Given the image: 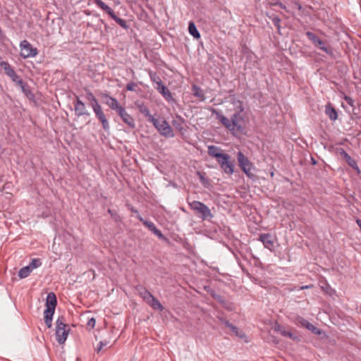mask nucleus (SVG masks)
<instances>
[{
    "label": "nucleus",
    "mask_w": 361,
    "mask_h": 361,
    "mask_svg": "<svg viewBox=\"0 0 361 361\" xmlns=\"http://www.w3.org/2000/svg\"><path fill=\"white\" fill-rule=\"evenodd\" d=\"M212 113L216 115V118L233 135L242 133L244 130V118L242 112L236 111L231 118H227L216 109H212Z\"/></svg>",
    "instance_id": "nucleus-1"
},
{
    "label": "nucleus",
    "mask_w": 361,
    "mask_h": 361,
    "mask_svg": "<svg viewBox=\"0 0 361 361\" xmlns=\"http://www.w3.org/2000/svg\"><path fill=\"white\" fill-rule=\"evenodd\" d=\"M85 97L89 101L90 105L92 108L96 117L102 123L104 130L105 131H108L110 128L109 123L107 118H106L104 113L102 111L101 105L99 104L97 99L91 91L87 90H85Z\"/></svg>",
    "instance_id": "nucleus-2"
},
{
    "label": "nucleus",
    "mask_w": 361,
    "mask_h": 361,
    "mask_svg": "<svg viewBox=\"0 0 361 361\" xmlns=\"http://www.w3.org/2000/svg\"><path fill=\"white\" fill-rule=\"evenodd\" d=\"M189 207L202 221H210L214 217L210 209L202 202L194 200L189 202Z\"/></svg>",
    "instance_id": "nucleus-3"
},
{
    "label": "nucleus",
    "mask_w": 361,
    "mask_h": 361,
    "mask_svg": "<svg viewBox=\"0 0 361 361\" xmlns=\"http://www.w3.org/2000/svg\"><path fill=\"white\" fill-rule=\"evenodd\" d=\"M64 317H59L56 322V338L59 344H63L67 339L70 329L65 324Z\"/></svg>",
    "instance_id": "nucleus-4"
},
{
    "label": "nucleus",
    "mask_w": 361,
    "mask_h": 361,
    "mask_svg": "<svg viewBox=\"0 0 361 361\" xmlns=\"http://www.w3.org/2000/svg\"><path fill=\"white\" fill-rule=\"evenodd\" d=\"M151 123L161 135L166 137L174 136L171 127L166 120L154 118Z\"/></svg>",
    "instance_id": "nucleus-5"
},
{
    "label": "nucleus",
    "mask_w": 361,
    "mask_h": 361,
    "mask_svg": "<svg viewBox=\"0 0 361 361\" xmlns=\"http://www.w3.org/2000/svg\"><path fill=\"white\" fill-rule=\"evenodd\" d=\"M93 2L104 11L107 13L112 19H114L121 27L124 29H127L128 27L126 21L122 18L116 16L114 12V11L107 6L104 1L102 0H93Z\"/></svg>",
    "instance_id": "nucleus-6"
},
{
    "label": "nucleus",
    "mask_w": 361,
    "mask_h": 361,
    "mask_svg": "<svg viewBox=\"0 0 361 361\" xmlns=\"http://www.w3.org/2000/svg\"><path fill=\"white\" fill-rule=\"evenodd\" d=\"M57 304L56 297L52 292L49 293L46 299V309L44 312V319H52Z\"/></svg>",
    "instance_id": "nucleus-7"
},
{
    "label": "nucleus",
    "mask_w": 361,
    "mask_h": 361,
    "mask_svg": "<svg viewBox=\"0 0 361 361\" xmlns=\"http://www.w3.org/2000/svg\"><path fill=\"white\" fill-rule=\"evenodd\" d=\"M305 34L307 38L314 44V46L317 47L319 49L330 56L334 54L331 47L327 46L325 42L320 39L314 33L307 31Z\"/></svg>",
    "instance_id": "nucleus-8"
},
{
    "label": "nucleus",
    "mask_w": 361,
    "mask_h": 361,
    "mask_svg": "<svg viewBox=\"0 0 361 361\" xmlns=\"http://www.w3.org/2000/svg\"><path fill=\"white\" fill-rule=\"evenodd\" d=\"M20 56L23 59L32 58L37 55L38 51L27 40H23L20 44Z\"/></svg>",
    "instance_id": "nucleus-9"
},
{
    "label": "nucleus",
    "mask_w": 361,
    "mask_h": 361,
    "mask_svg": "<svg viewBox=\"0 0 361 361\" xmlns=\"http://www.w3.org/2000/svg\"><path fill=\"white\" fill-rule=\"evenodd\" d=\"M223 171L228 175H232L234 172V164L231 160V157L228 154H224V156L217 161Z\"/></svg>",
    "instance_id": "nucleus-10"
},
{
    "label": "nucleus",
    "mask_w": 361,
    "mask_h": 361,
    "mask_svg": "<svg viewBox=\"0 0 361 361\" xmlns=\"http://www.w3.org/2000/svg\"><path fill=\"white\" fill-rule=\"evenodd\" d=\"M0 66L4 69V73L8 76L13 82L22 84L21 78L16 73L11 66L6 61H1Z\"/></svg>",
    "instance_id": "nucleus-11"
},
{
    "label": "nucleus",
    "mask_w": 361,
    "mask_h": 361,
    "mask_svg": "<svg viewBox=\"0 0 361 361\" xmlns=\"http://www.w3.org/2000/svg\"><path fill=\"white\" fill-rule=\"evenodd\" d=\"M237 159L239 164V166L241 168L242 171L247 176L251 177V169L252 167V164L240 151H239L237 154Z\"/></svg>",
    "instance_id": "nucleus-12"
},
{
    "label": "nucleus",
    "mask_w": 361,
    "mask_h": 361,
    "mask_svg": "<svg viewBox=\"0 0 361 361\" xmlns=\"http://www.w3.org/2000/svg\"><path fill=\"white\" fill-rule=\"evenodd\" d=\"M137 218L150 231H152L155 235H157L161 240H166L165 236L163 235L161 231L159 230L154 224L152 221L144 219L140 214L137 216Z\"/></svg>",
    "instance_id": "nucleus-13"
},
{
    "label": "nucleus",
    "mask_w": 361,
    "mask_h": 361,
    "mask_svg": "<svg viewBox=\"0 0 361 361\" xmlns=\"http://www.w3.org/2000/svg\"><path fill=\"white\" fill-rule=\"evenodd\" d=\"M101 96L105 99V104H107L110 109L116 111L117 113L123 107L119 104L116 98L109 96L108 94L102 93Z\"/></svg>",
    "instance_id": "nucleus-14"
},
{
    "label": "nucleus",
    "mask_w": 361,
    "mask_h": 361,
    "mask_svg": "<svg viewBox=\"0 0 361 361\" xmlns=\"http://www.w3.org/2000/svg\"><path fill=\"white\" fill-rule=\"evenodd\" d=\"M74 109L75 115L78 116H89L90 113L87 110L86 106L84 102L76 97V99L74 101Z\"/></svg>",
    "instance_id": "nucleus-15"
},
{
    "label": "nucleus",
    "mask_w": 361,
    "mask_h": 361,
    "mask_svg": "<svg viewBox=\"0 0 361 361\" xmlns=\"http://www.w3.org/2000/svg\"><path fill=\"white\" fill-rule=\"evenodd\" d=\"M295 323L297 325H301L302 326L305 327L316 334H320V331L315 326L300 316H297L295 317Z\"/></svg>",
    "instance_id": "nucleus-16"
},
{
    "label": "nucleus",
    "mask_w": 361,
    "mask_h": 361,
    "mask_svg": "<svg viewBox=\"0 0 361 361\" xmlns=\"http://www.w3.org/2000/svg\"><path fill=\"white\" fill-rule=\"evenodd\" d=\"M122 121L128 125L130 128H135V123L134 118L126 111V109L123 107L118 112Z\"/></svg>",
    "instance_id": "nucleus-17"
},
{
    "label": "nucleus",
    "mask_w": 361,
    "mask_h": 361,
    "mask_svg": "<svg viewBox=\"0 0 361 361\" xmlns=\"http://www.w3.org/2000/svg\"><path fill=\"white\" fill-rule=\"evenodd\" d=\"M274 331L279 332L283 336L288 337L293 341L298 340V337L297 336H295L289 329L280 324H276L274 326Z\"/></svg>",
    "instance_id": "nucleus-18"
},
{
    "label": "nucleus",
    "mask_w": 361,
    "mask_h": 361,
    "mask_svg": "<svg viewBox=\"0 0 361 361\" xmlns=\"http://www.w3.org/2000/svg\"><path fill=\"white\" fill-rule=\"evenodd\" d=\"M258 240L261 241L264 246L271 250L274 246V240L272 235L270 233H262L259 235Z\"/></svg>",
    "instance_id": "nucleus-19"
},
{
    "label": "nucleus",
    "mask_w": 361,
    "mask_h": 361,
    "mask_svg": "<svg viewBox=\"0 0 361 361\" xmlns=\"http://www.w3.org/2000/svg\"><path fill=\"white\" fill-rule=\"evenodd\" d=\"M135 290L137 291L138 295L147 302L153 295L147 290V288L141 285H138L135 287Z\"/></svg>",
    "instance_id": "nucleus-20"
},
{
    "label": "nucleus",
    "mask_w": 361,
    "mask_h": 361,
    "mask_svg": "<svg viewBox=\"0 0 361 361\" xmlns=\"http://www.w3.org/2000/svg\"><path fill=\"white\" fill-rule=\"evenodd\" d=\"M325 114L332 121H335L338 118V112L330 103L325 106Z\"/></svg>",
    "instance_id": "nucleus-21"
},
{
    "label": "nucleus",
    "mask_w": 361,
    "mask_h": 361,
    "mask_svg": "<svg viewBox=\"0 0 361 361\" xmlns=\"http://www.w3.org/2000/svg\"><path fill=\"white\" fill-rule=\"evenodd\" d=\"M155 89L163 96V97L167 102L173 101L172 94L164 85L160 86L159 87H155Z\"/></svg>",
    "instance_id": "nucleus-22"
},
{
    "label": "nucleus",
    "mask_w": 361,
    "mask_h": 361,
    "mask_svg": "<svg viewBox=\"0 0 361 361\" xmlns=\"http://www.w3.org/2000/svg\"><path fill=\"white\" fill-rule=\"evenodd\" d=\"M221 150L220 149V148L216 146L211 145V146L208 147L209 154L211 157L216 158V161L220 159L225 154V153L221 152Z\"/></svg>",
    "instance_id": "nucleus-23"
},
{
    "label": "nucleus",
    "mask_w": 361,
    "mask_h": 361,
    "mask_svg": "<svg viewBox=\"0 0 361 361\" xmlns=\"http://www.w3.org/2000/svg\"><path fill=\"white\" fill-rule=\"evenodd\" d=\"M137 108L141 114H142L148 121L152 122L155 118L150 114L149 109L144 104L137 105Z\"/></svg>",
    "instance_id": "nucleus-24"
},
{
    "label": "nucleus",
    "mask_w": 361,
    "mask_h": 361,
    "mask_svg": "<svg viewBox=\"0 0 361 361\" xmlns=\"http://www.w3.org/2000/svg\"><path fill=\"white\" fill-rule=\"evenodd\" d=\"M192 94L197 97L200 101L203 102L205 100L206 97L204 96V91L197 85H193L192 86Z\"/></svg>",
    "instance_id": "nucleus-25"
},
{
    "label": "nucleus",
    "mask_w": 361,
    "mask_h": 361,
    "mask_svg": "<svg viewBox=\"0 0 361 361\" xmlns=\"http://www.w3.org/2000/svg\"><path fill=\"white\" fill-rule=\"evenodd\" d=\"M152 309L155 310L162 311L164 309L161 302L153 295L147 302Z\"/></svg>",
    "instance_id": "nucleus-26"
},
{
    "label": "nucleus",
    "mask_w": 361,
    "mask_h": 361,
    "mask_svg": "<svg viewBox=\"0 0 361 361\" xmlns=\"http://www.w3.org/2000/svg\"><path fill=\"white\" fill-rule=\"evenodd\" d=\"M183 123H184V119L180 116H177L176 117V118H174L172 121V125L178 131H182L183 130Z\"/></svg>",
    "instance_id": "nucleus-27"
},
{
    "label": "nucleus",
    "mask_w": 361,
    "mask_h": 361,
    "mask_svg": "<svg viewBox=\"0 0 361 361\" xmlns=\"http://www.w3.org/2000/svg\"><path fill=\"white\" fill-rule=\"evenodd\" d=\"M188 31L190 34L194 37L195 39L200 38V34L197 30L195 23L193 22H190L188 25Z\"/></svg>",
    "instance_id": "nucleus-28"
},
{
    "label": "nucleus",
    "mask_w": 361,
    "mask_h": 361,
    "mask_svg": "<svg viewBox=\"0 0 361 361\" xmlns=\"http://www.w3.org/2000/svg\"><path fill=\"white\" fill-rule=\"evenodd\" d=\"M33 270L27 265L21 268L18 271V276L20 279L27 277Z\"/></svg>",
    "instance_id": "nucleus-29"
},
{
    "label": "nucleus",
    "mask_w": 361,
    "mask_h": 361,
    "mask_svg": "<svg viewBox=\"0 0 361 361\" xmlns=\"http://www.w3.org/2000/svg\"><path fill=\"white\" fill-rule=\"evenodd\" d=\"M149 78L151 80L157 85L155 87H159L160 86L163 85V82L161 81V79L156 73H154L151 71L149 73Z\"/></svg>",
    "instance_id": "nucleus-30"
},
{
    "label": "nucleus",
    "mask_w": 361,
    "mask_h": 361,
    "mask_svg": "<svg viewBox=\"0 0 361 361\" xmlns=\"http://www.w3.org/2000/svg\"><path fill=\"white\" fill-rule=\"evenodd\" d=\"M42 265L41 260L39 259H32L28 266L34 270L36 268L39 267Z\"/></svg>",
    "instance_id": "nucleus-31"
},
{
    "label": "nucleus",
    "mask_w": 361,
    "mask_h": 361,
    "mask_svg": "<svg viewBox=\"0 0 361 361\" xmlns=\"http://www.w3.org/2000/svg\"><path fill=\"white\" fill-rule=\"evenodd\" d=\"M347 164L352 167L354 170H355L358 173H360V169L356 161L351 157L349 160H348Z\"/></svg>",
    "instance_id": "nucleus-32"
},
{
    "label": "nucleus",
    "mask_w": 361,
    "mask_h": 361,
    "mask_svg": "<svg viewBox=\"0 0 361 361\" xmlns=\"http://www.w3.org/2000/svg\"><path fill=\"white\" fill-rule=\"evenodd\" d=\"M269 18L271 20L272 23L276 27L277 30L279 32L280 29H281V25H280L281 19H280V18L278 17V16H273V17L270 16Z\"/></svg>",
    "instance_id": "nucleus-33"
},
{
    "label": "nucleus",
    "mask_w": 361,
    "mask_h": 361,
    "mask_svg": "<svg viewBox=\"0 0 361 361\" xmlns=\"http://www.w3.org/2000/svg\"><path fill=\"white\" fill-rule=\"evenodd\" d=\"M236 108L238 109V111L243 112L244 110L243 102L240 100H235L232 102Z\"/></svg>",
    "instance_id": "nucleus-34"
},
{
    "label": "nucleus",
    "mask_w": 361,
    "mask_h": 361,
    "mask_svg": "<svg viewBox=\"0 0 361 361\" xmlns=\"http://www.w3.org/2000/svg\"><path fill=\"white\" fill-rule=\"evenodd\" d=\"M236 336L243 338L245 337V334L240 330L238 327H237V330L233 331V332Z\"/></svg>",
    "instance_id": "nucleus-35"
},
{
    "label": "nucleus",
    "mask_w": 361,
    "mask_h": 361,
    "mask_svg": "<svg viewBox=\"0 0 361 361\" xmlns=\"http://www.w3.org/2000/svg\"><path fill=\"white\" fill-rule=\"evenodd\" d=\"M218 319L228 329L230 328L231 326V325L233 324L231 322H229V321H228L227 319H226L224 317H219Z\"/></svg>",
    "instance_id": "nucleus-36"
},
{
    "label": "nucleus",
    "mask_w": 361,
    "mask_h": 361,
    "mask_svg": "<svg viewBox=\"0 0 361 361\" xmlns=\"http://www.w3.org/2000/svg\"><path fill=\"white\" fill-rule=\"evenodd\" d=\"M108 345V341H100L96 348V351L99 353L101 350L106 345Z\"/></svg>",
    "instance_id": "nucleus-37"
},
{
    "label": "nucleus",
    "mask_w": 361,
    "mask_h": 361,
    "mask_svg": "<svg viewBox=\"0 0 361 361\" xmlns=\"http://www.w3.org/2000/svg\"><path fill=\"white\" fill-rule=\"evenodd\" d=\"M19 85L22 90V91L25 93H27L28 90V86L22 80V84H17Z\"/></svg>",
    "instance_id": "nucleus-38"
},
{
    "label": "nucleus",
    "mask_w": 361,
    "mask_h": 361,
    "mask_svg": "<svg viewBox=\"0 0 361 361\" xmlns=\"http://www.w3.org/2000/svg\"><path fill=\"white\" fill-rule=\"evenodd\" d=\"M137 85L135 82H129L126 85V90L128 91H135Z\"/></svg>",
    "instance_id": "nucleus-39"
},
{
    "label": "nucleus",
    "mask_w": 361,
    "mask_h": 361,
    "mask_svg": "<svg viewBox=\"0 0 361 361\" xmlns=\"http://www.w3.org/2000/svg\"><path fill=\"white\" fill-rule=\"evenodd\" d=\"M344 100L352 107L354 106V100L350 97L345 95Z\"/></svg>",
    "instance_id": "nucleus-40"
},
{
    "label": "nucleus",
    "mask_w": 361,
    "mask_h": 361,
    "mask_svg": "<svg viewBox=\"0 0 361 361\" xmlns=\"http://www.w3.org/2000/svg\"><path fill=\"white\" fill-rule=\"evenodd\" d=\"M338 154L343 158L345 159L346 156L348 155V154L345 152V150L343 148H339L338 149Z\"/></svg>",
    "instance_id": "nucleus-41"
},
{
    "label": "nucleus",
    "mask_w": 361,
    "mask_h": 361,
    "mask_svg": "<svg viewBox=\"0 0 361 361\" xmlns=\"http://www.w3.org/2000/svg\"><path fill=\"white\" fill-rule=\"evenodd\" d=\"M44 322L48 328H51L52 325V319H44Z\"/></svg>",
    "instance_id": "nucleus-42"
},
{
    "label": "nucleus",
    "mask_w": 361,
    "mask_h": 361,
    "mask_svg": "<svg viewBox=\"0 0 361 361\" xmlns=\"http://www.w3.org/2000/svg\"><path fill=\"white\" fill-rule=\"evenodd\" d=\"M95 323H96L95 319H94V318H92V319H90L88 321V322H87V325H88L89 326H91V327H92V328H93V327L94 326V325H95Z\"/></svg>",
    "instance_id": "nucleus-43"
},
{
    "label": "nucleus",
    "mask_w": 361,
    "mask_h": 361,
    "mask_svg": "<svg viewBox=\"0 0 361 361\" xmlns=\"http://www.w3.org/2000/svg\"><path fill=\"white\" fill-rule=\"evenodd\" d=\"M274 5L279 6L282 9H286V6L281 2H276L274 3Z\"/></svg>",
    "instance_id": "nucleus-44"
},
{
    "label": "nucleus",
    "mask_w": 361,
    "mask_h": 361,
    "mask_svg": "<svg viewBox=\"0 0 361 361\" xmlns=\"http://www.w3.org/2000/svg\"><path fill=\"white\" fill-rule=\"evenodd\" d=\"M294 4L298 10L300 11L302 9V6L298 1H294Z\"/></svg>",
    "instance_id": "nucleus-45"
},
{
    "label": "nucleus",
    "mask_w": 361,
    "mask_h": 361,
    "mask_svg": "<svg viewBox=\"0 0 361 361\" xmlns=\"http://www.w3.org/2000/svg\"><path fill=\"white\" fill-rule=\"evenodd\" d=\"M232 332H233V331L235 330H237V326L232 324L230 328H228Z\"/></svg>",
    "instance_id": "nucleus-46"
},
{
    "label": "nucleus",
    "mask_w": 361,
    "mask_h": 361,
    "mask_svg": "<svg viewBox=\"0 0 361 361\" xmlns=\"http://www.w3.org/2000/svg\"><path fill=\"white\" fill-rule=\"evenodd\" d=\"M356 223H357V224L358 225V226L360 227V230H361V220H360V219H357L356 220Z\"/></svg>",
    "instance_id": "nucleus-47"
},
{
    "label": "nucleus",
    "mask_w": 361,
    "mask_h": 361,
    "mask_svg": "<svg viewBox=\"0 0 361 361\" xmlns=\"http://www.w3.org/2000/svg\"><path fill=\"white\" fill-rule=\"evenodd\" d=\"M351 158V157L348 154V156L345 157V158L344 159L345 160V161H347L348 160H349Z\"/></svg>",
    "instance_id": "nucleus-48"
},
{
    "label": "nucleus",
    "mask_w": 361,
    "mask_h": 361,
    "mask_svg": "<svg viewBox=\"0 0 361 361\" xmlns=\"http://www.w3.org/2000/svg\"><path fill=\"white\" fill-rule=\"evenodd\" d=\"M310 288L309 286H302L301 289L303 290V289H307V288Z\"/></svg>",
    "instance_id": "nucleus-49"
},
{
    "label": "nucleus",
    "mask_w": 361,
    "mask_h": 361,
    "mask_svg": "<svg viewBox=\"0 0 361 361\" xmlns=\"http://www.w3.org/2000/svg\"><path fill=\"white\" fill-rule=\"evenodd\" d=\"M132 212H133L136 213V214H137V216L139 214L138 211H137V210H136V209H132Z\"/></svg>",
    "instance_id": "nucleus-50"
},
{
    "label": "nucleus",
    "mask_w": 361,
    "mask_h": 361,
    "mask_svg": "<svg viewBox=\"0 0 361 361\" xmlns=\"http://www.w3.org/2000/svg\"><path fill=\"white\" fill-rule=\"evenodd\" d=\"M200 179L202 181H203L204 180V177L202 176H200Z\"/></svg>",
    "instance_id": "nucleus-51"
},
{
    "label": "nucleus",
    "mask_w": 361,
    "mask_h": 361,
    "mask_svg": "<svg viewBox=\"0 0 361 361\" xmlns=\"http://www.w3.org/2000/svg\"><path fill=\"white\" fill-rule=\"evenodd\" d=\"M108 212H109V213H111V209H109V210H108Z\"/></svg>",
    "instance_id": "nucleus-52"
}]
</instances>
